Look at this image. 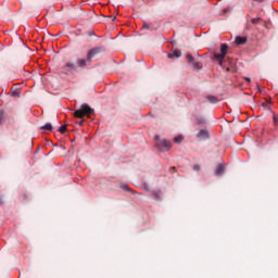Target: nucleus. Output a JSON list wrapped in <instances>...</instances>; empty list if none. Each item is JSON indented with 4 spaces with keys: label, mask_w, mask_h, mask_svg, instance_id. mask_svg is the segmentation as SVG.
<instances>
[{
    "label": "nucleus",
    "mask_w": 278,
    "mask_h": 278,
    "mask_svg": "<svg viewBox=\"0 0 278 278\" xmlns=\"http://www.w3.org/2000/svg\"><path fill=\"white\" fill-rule=\"evenodd\" d=\"M94 110H92L88 104H83L80 106V110H77L74 112L75 118H84L85 116H90V114H93Z\"/></svg>",
    "instance_id": "obj_1"
},
{
    "label": "nucleus",
    "mask_w": 278,
    "mask_h": 278,
    "mask_svg": "<svg viewBox=\"0 0 278 278\" xmlns=\"http://www.w3.org/2000/svg\"><path fill=\"white\" fill-rule=\"evenodd\" d=\"M99 53V49H92L87 54V60L80 59L77 61V64L80 68L87 66L88 62H92V58H94Z\"/></svg>",
    "instance_id": "obj_2"
},
{
    "label": "nucleus",
    "mask_w": 278,
    "mask_h": 278,
    "mask_svg": "<svg viewBox=\"0 0 278 278\" xmlns=\"http://www.w3.org/2000/svg\"><path fill=\"white\" fill-rule=\"evenodd\" d=\"M227 49H229V46H227V43H222L220 53L214 54L215 60H225V58L227 56Z\"/></svg>",
    "instance_id": "obj_3"
},
{
    "label": "nucleus",
    "mask_w": 278,
    "mask_h": 278,
    "mask_svg": "<svg viewBox=\"0 0 278 278\" xmlns=\"http://www.w3.org/2000/svg\"><path fill=\"white\" fill-rule=\"evenodd\" d=\"M157 146L160 151H170V143L166 139L159 141Z\"/></svg>",
    "instance_id": "obj_4"
},
{
    "label": "nucleus",
    "mask_w": 278,
    "mask_h": 278,
    "mask_svg": "<svg viewBox=\"0 0 278 278\" xmlns=\"http://www.w3.org/2000/svg\"><path fill=\"white\" fill-rule=\"evenodd\" d=\"M62 70L65 75H68L71 71H77V66L74 63H67L65 64V66L62 67Z\"/></svg>",
    "instance_id": "obj_5"
},
{
    "label": "nucleus",
    "mask_w": 278,
    "mask_h": 278,
    "mask_svg": "<svg viewBox=\"0 0 278 278\" xmlns=\"http://www.w3.org/2000/svg\"><path fill=\"white\" fill-rule=\"evenodd\" d=\"M225 174V165L218 164L217 167L215 168V175L216 177H220V175Z\"/></svg>",
    "instance_id": "obj_6"
},
{
    "label": "nucleus",
    "mask_w": 278,
    "mask_h": 278,
    "mask_svg": "<svg viewBox=\"0 0 278 278\" xmlns=\"http://www.w3.org/2000/svg\"><path fill=\"white\" fill-rule=\"evenodd\" d=\"M198 138H200V140H207V138H210V132H207V130H200L198 134Z\"/></svg>",
    "instance_id": "obj_7"
},
{
    "label": "nucleus",
    "mask_w": 278,
    "mask_h": 278,
    "mask_svg": "<svg viewBox=\"0 0 278 278\" xmlns=\"http://www.w3.org/2000/svg\"><path fill=\"white\" fill-rule=\"evenodd\" d=\"M187 60L190 64L194 66V68H199V63L194 61V58L192 56V54H187Z\"/></svg>",
    "instance_id": "obj_8"
},
{
    "label": "nucleus",
    "mask_w": 278,
    "mask_h": 278,
    "mask_svg": "<svg viewBox=\"0 0 278 278\" xmlns=\"http://www.w3.org/2000/svg\"><path fill=\"white\" fill-rule=\"evenodd\" d=\"M236 45H245L247 43V37H236V40H235Z\"/></svg>",
    "instance_id": "obj_9"
},
{
    "label": "nucleus",
    "mask_w": 278,
    "mask_h": 278,
    "mask_svg": "<svg viewBox=\"0 0 278 278\" xmlns=\"http://www.w3.org/2000/svg\"><path fill=\"white\" fill-rule=\"evenodd\" d=\"M167 58H169V59H173V58H181V51H179V50H174L173 53H169V54L167 55Z\"/></svg>",
    "instance_id": "obj_10"
},
{
    "label": "nucleus",
    "mask_w": 278,
    "mask_h": 278,
    "mask_svg": "<svg viewBox=\"0 0 278 278\" xmlns=\"http://www.w3.org/2000/svg\"><path fill=\"white\" fill-rule=\"evenodd\" d=\"M40 129L43 131H52L53 125H51V123H47L46 125L41 126Z\"/></svg>",
    "instance_id": "obj_11"
},
{
    "label": "nucleus",
    "mask_w": 278,
    "mask_h": 278,
    "mask_svg": "<svg viewBox=\"0 0 278 278\" xmlns=\"http://www.w3.org/2000/svg\"><path fill=\"white\" fill-rule=\"evenodd\" d=\"M152 197L154 201H160L161 198V192L160 191H152Z\"/></svg>",
    "instance_id": "obj_12"
},
{
    "label": "nucleus",
    "mask_w": 278,
    "mask_h": 278,
    "mask_svg": "<svg viewBox=\"0 0 278 278\" xmlns=\"http://www.w3.org/2000/svg\"><path fill=\"white\" fill-rule=\"evenodd\" d=\"M206 99L210 103H218V98H216L215 96H208L206 97Z\"/></svg>",
    "instance_id": "obj_13"
},
{
    "label": "nucleus",
    "mask_w": 278,
    "mask_h": 278,
    "mask_svg": "<svg viewBox=\"0 0 278 278\" xmlns=\"http://www.w3.org/2000/svg\"><path fill=\"white\" fill-rule=\"evenodd\" d=\"M252 25H260L262 23V17H256L251 20Z\"/></svg>",
    "instance_id": "obj_14"
},
{
    "label": "nucleus",
    "mask_w": 278,
    "mask_h": 278,
    "mask_svg": "<svg viewBox=\"0 0 278 278\" xmlns=\"http://www.w3.org/2000/svg\"><path fill=\"white\" fill-rule=\"evenodd\" d=\"M11 96H12V97H21V90H18V89H12Z\"/></svg>",
    "instance_id": "obj_15"
},
{
    "label": "nucleus",
    "mask_w": 278,
    "mask_h": 278,
    "mask_svg": "<svg viewBox=\"0 0 278 278\" xmlns=\"http://www.w3.org/2000/svg\"><path fill=\"white\" fill-rule=\"evenodd\" d=\"M181 140H184V137H181V136L174 138V142H176V144H179L181 142Z\"/></svg>",
    "instance_id": "obj_16"
},
{
    "label": "nucleus",
    "mask_w": 278,
    "mask_h": 278,
    "mask_svg": "<svg viewBox=\"0 0 278 278\" xmlns=\"http://www.w3.org/2000/svg\"><path fill=\"white\" fill-rule=\"evenodd\" d=\"M39 34H41V36H53V34L49 33L47 29H43L42 33Z\"/></svg>",
    "instance_id": "obj_17"
},
{
    "label": "nucleus",
    "mask_w": 278,
    "mask_h": 278,
    "mask_svg": "<svg viewBox=\"0 0 278 278\" xmlns=\"http://www.w3.org/2000/svg\"><path fill=\"white\" fill-rule=\"evenodd\" d=\"M263 108H268L270 105V100L265 99V102L262 103Z\"/></svg>",
    "instance_id": "obj_18"
},
{
    "label": "nucleus",
    "mask_w": 278,
    "mask_h": 278,
    "mask_svg": "<svg viewBox=\"0 0 278 278\" xmlns=\"http://www.w3.org/2000/svg\"><path fill=\"white\" fill-rule=\"evenodd\" d=\"M60 134H66V125H63L59 129Z\"/></svg>",
    "instance_id": "obj_19"
},
{
    "label": "nucleus",
    "mask_w": 278,
    "mask_h": 278,
    "mask_svg": "<svg viewBox=\"0 0 278 278\" xmlns=\"http://www.w3.org/2000/svg\"><path fill=\"white\" fill-rule=\"evenodd\" d=\"M0 118H5V111L0 108Z\"/></svg>",
    "instance_id": "obj_20"
},
{
    "label": "nucleus",
    "mask_w": 278,
    "mask_h": 278,
    "mask_svg": "<svg viewBox=\"0 0 278 278\" xmlns=\"http://www.w3.org/2000/svg\"><path fill=\"white\" fill-rule=\"evenodd\" d=\"M122 190H130L126 184L121 185Z\"/></svg>",
    "instance_id": "obj_21"
},
{
    "label": "nucleus",
    "mask_w": 278,
    "mask_h": 278,
    "mask_svg": "<svg viewBox=\"0 0 278 278\" xmlns=\"http://www.w3.org/2000/svg\"><path fill=\"white\" fill-rule=\"evenodd\" d=\"M87 36H97V33L94 30H88Z\"/></svg>",
    "instance_id": "obj_22"
},
{
    "label": "nucleus",
    "mask_w": 278,
    "mask_h": 278,
    "mask_svg": "<svg viewBox=\"0 0 278 278\" xmlns=\"http://www.w3.org/2000/svg\"><path fill=\"white\" fill-rule=\"evenodd\" d=\"M274 125H275V127L278 126V117L276 115H274Z\"/></svg>",
    "instance_id": "obj_23"
},
{
    "label": "nucleus",
    "mask_w": 278,
    "mask_h": 278,
    "mask_svg": "<svg viewBox=\"0 0 278 278\" xmlns=\"http://www.w3.org/2000/svg\"><path fill=\"white\" fill-rule=\"evenodd\" d=\"M193 170H197V172L201 170V166L200 165H194Z\"/></svg>",
    "instance_id": "obj_24"
},
{
    "label": "nucleus",
    "mask_w": 278,
    "mask_h": 278,
    "mask_svg": "<svg viewBox=\"0 0 278 278\" xmlns=\"http://www.w3.org/2000/svg\"><path fill=\"white\" fill-rule=\"evenodd\" d=\"M142 27H143V29H150L151 26H149V24L144 23Z\"/></svg>",
    "instance_id": "obj_25"
},
{
    "label": "nucleus",
    "mask_w": 278,
    "mask_h": 278,
    "mask_svg": "<svg viewBox=\"0 0 278 278\" xmlns=\"http://www.w3.org/2000/svg\"><path fill=\"white\" fill-rule=\"evenodd\" d=\"M218 61L219 66H223V60L225 59H216Z\"/></svg>",
    "instance_id": "obj_26"
},
{
    "label": "nucleus",
    "mask_w": 278,
    "mask_h": 278,
    "mask_svg": "<svg viewBox=\"0 0 278 278\" xmlns=\"http://www.w3.org/2000/svg\"><path fill=\"white\" fill-rule=\"evenodd\" d=\"M245 81H248L249 84H251V78L249 77H244Z\"/></svg>",
    "instance_id": "obj_27"
},
{
    "label": "nucleus",
    "mask_w": 278,
    "mask_h": 278,
    "mask_svg": "<svg viewBox=\"0 0 278 278\" xmlns=\"http://www.w3.org/2000/svg\"><path fill=\"white\" fill-rule=\"evenodd\" d=\"M257 90H258V92H262V89L260 88V85H257Z\"/></svg>",
    "instance_id": "obj_28"
},
{
    "label": "nucleus",
    "mask_w": 278,
    "mask_h": 278,
    "mask_svg": "<svg viewBox=\"0 0 278 278\" xmlns=\"http://www.w3.org/2000/svg\"><path fill=\"white\" fill-rule=\"evenodd\" d=\"M78 124H79L80 126L84 125V119H81Z\"/></svg>",
    "instance_id": "obj_29"
},
{
    "label": "nucleus",
    "mask_w": 278,
    "mask_h": 278,
    "mask_svg": "<svg viewBox=\"0 0 278 278\" xmlns=\"http://www.w3.org/2000/svg\"><path fill=\"white\" fill-rule=\"evenodd\" d=\"M0 205H3V200L0 198Z\"/></svg>",
    "instance_id": "obj_30"
},
{
    "label": "nucleus",
    "mask_w": 278,
    "mask_h": 278,
    "mask_svg": "<svg viewBox=\"0 0 278 278\" xmlns=\"http://www.w3.org/2000/svg\"><path fill=\"white\" fill-rule=\"evenodd\" d=\"M144 188H146V190H149V187L147 185H144Z\"/></svg>",
    "instance_id": "obj_31"
},
{
    "label": "nucleus",
    "mask_w": 278,
    "mask_h": 278,
    "mask_svg": "<svg viewBox=\"0 0 278 278\" xmlns=\"http://www.w3.org/2000/svg\"><path fill=\"white\" fill-rule=\"evenodd\" d=\"M113 21H116V16L113 17Z\"/></svg>",
    "instance_id": "obj_32"
},
{
    "label": "nucleus",
    "mask_w": 278,
    "mask_h": 278,
    "mask_svg": "<svg viewBox=\"0 0 278 278\" xmlns=\"http://www.w3.org/2000/svg\"><path fill=\"white\" fill-rule=\"evenodd\" d=\"M117 36H121V31L117 34Z\"/></svg>",
    "instance_id": "obj_33"
},
{
    "label": "nucleus",
    "mask_w": 278,
    "mask_h": 278,
    "mask_svg": "<svg viewBox=\"0 0 278 278\" xmlns=\"http://www.w3.org/2000/svg\"><path fill=\"white\" fill-rule=\"evenodd\" d=\"M172 170H175V167H172Z\"/></svg>",
    "instance_id": "obj_34"
}]
</instances>
